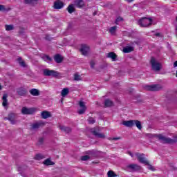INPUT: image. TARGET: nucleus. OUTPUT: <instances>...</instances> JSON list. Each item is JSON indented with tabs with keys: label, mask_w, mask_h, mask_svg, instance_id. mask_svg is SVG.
I'll list each match as a JSON object with an SVG mask.
<instances>
[{
	"label": "nucleus",
	"mask_w": 177,
	"mask_h": 177,
	"mask_svg": "<svg viewBox=\"0 0 177 177\" xmlns=\"http://www.w3.org/2000/svg\"><path fill=\"white\" fill-rule=\"evenodd\" d=\"M158 140H160V143H163V145L169 144L174 145V143H177V136H175L174 139L167 138L162 134H158L156 136Z\"/></svg>",
	"instance_id": "nucleus-1"
},
{
	"label": "nucleus",
	"mask_w": 177,
	"mask_h": 177,
	"mask_svg": "<svg viewBox=\"0 0 177 177\" xmlns=\"http://www.w3.org/2000/svg\"><path fill=\"white\" fill-rule=\"evenodd\" d=\"M153 23V19L151 18L142 17L138 21V26L140 27H150Z\"/></svg>",
	"instance_id": "nucleus-2"
},
{
	"label": "nucleus",
	"mask_w": 177,
	"mask_h": 177,
	"mask_svg": "<svg viewBox=\"0 0 177 177\" xmlns=\"http://www.w3.org/2000/svg\"><path fill=\"white\" fill-rule=\"evenodd\" d=\"M43 75L45 77H59L60 73L55 70H50L48 68L43 69Z\"/></svg>",
	"instance_id": "nucleus-3"
},
{
	"label": "nucleus",
	"mask_w": 177,
	"mask_h": 177,
	"mask_svg": "<svg viewBox=\"0 0 177 177\" xmlns=\"http://www.w3.org/2000/svg\"><path fill=\"white\" fill-rule=\"evenodd\" d=\"M150 63L151 68L153 70V71H160V70H161V64L156 60V58L151 57Z\"/></svg>",
	"instance_id": "nucleus-4"
},
{
	"label": "nucleus",
	"mask_w": 177,
	"mask_h": 177,
	"mask_svg": "<svg viewBox=\"0 0 177 177\" xmlns=\"http://www.w3.org/2000/svg\"><path fill=\"white\" fill-rule=\"evenodd\" d=\"M136 156L139 161V162H141V164H145V165H149V161L145 158V154L140 153H136Z\"/></svg>",
	"instance_id": "nucleus-5"
},
{
	"label": "nucleus",
	"mask_w": 177,
	"mask_h": 177,
	"mask_svg": "<svg viewBox=\"0 0 177 177\" xmlns=\"http://www.w3.org/2000/svg\"><path fill=\"white\" fill-rule=\"evenodd\" d=\"M17 117V115L15 113H11L8 114V117L4 118V120H8L10 122L12 125H15L17 121L16 120V118Z\"/></svg>",
	"instance_id": "nucleus-6"
},
{
	"label": "nucleus",
	"mask_w": 177,
	"mask_h": 177,
	"mask_svg": "<svg viewBox=\"0 0 177 177\" xmlns=\"http://www.w3.org/2000/svg\"><path fill=\"white\" fill-rule=\"evenodd\" d=\"M21 113L24 114V115H31L35 113V108L23 107Z\"/></svg>",
	"instance_id": "nucleus-7"
},
{
	"label": "nucleus",
	"mask_w": 177,
	"mask_h": 177,
	"mask_svg": "<svg viewBox=\"0 0 177 177\" xmlns=\"http://www.w3.org/2000/svg\"><path fill=\"white\" fill-rule=\"evenodd\" d=\"M91 133H93V135H94V136H95V138H99L100 139H104V138H106V136H104V133H100L97 131V128L92 129Z\"/></svg>",
	"instance_id": "nucleus-8"
},
{
	"label": "nucleus",
	"mask_w": 177,
	"mask_h": 177,
	"mask_svg": "<svg viewBox=\"0 0 177 177\" xmlns=\"http://www.w3.org/2000/svg\"><path fill=\"white\" fill-rule=\"evenodd\" d=\"M80 51L83 56H86L89 53V46L86 44H82Z\"/></svg>",
	"instance_id": "nucleus-9"
},
{
	"label": "nucleus",
	"mask_w": 177,
	"mask_h": 177,
	"mask_svg": "<svg viewBox=\"0 0 177 177\" xmlns=\"http://www.w3.org/2000/svg\"><path fill=\"white\" fill-rule=\"evenodd\" d=\"M140 166L136 164H131L127 166V169L130 172H136V171H140Z\"/></svg>",
	"instance_id": "nucleus-10"
},
{
	"label": "nucleus",
	"mask_w": 177,
	"mask_h": 177,
	"mask_svg": "<svg viewBox=\"0 0 177 177\" xmlns=\"http://www.w3.org/2000/svg\"><path fill=\"white\" fill-rule=\"evenodd\" d=\"M162 88V87L160 84H153V85L147 86V89L148 91H151L152 92L161 91Z\"/></svg>",
	"instance_id": "nucleus-11"
},
{
	"label": "nucleus",
	"mask_w": 177,
	"mask_h": 177,
	"mask_svg": "<svg viewBox=\"0 0 177 177\" xmlns=\"http://www.w3.org/2000/svg\"><path fill=\"white\" fill-rule=\"evenodd\" d=\"M79 106L81 107V109H79L77 111L78 114L82 115L85 113V111H86V106H85V103L82 101L79 102Z\"/></svg>",
	"instance_id": "nucleus-12"
},
{
	"label": "nucleus",
	"mask_w": 177,
	"mask_h": 177,
	"mask_svg": "<svg viewBox=\"0 0 177 177\" xmlns=\"http://www.w3.org/2000/svg\"><path fill=\"white\" fill-rule=\"evenodd\" d=\"M134 122L135 120H123L122 124L127 127V128H132V127H134Z\"/></svg>",
	"instance_id": "nucleus-13"
},
{
	"label": "nucleus",
	"mask_w": 177,
	"mask_h": 177,
	"mask_svg": "<svg viewBox=\"0 0 177 177\" xmlns=\"http://www.w3.org/2000/svg\"><path fill=\"white\" fill-rule=\"evenodd\" d=\"M64 6V3L60 0H57L54 2V6H53L54 9H57V10L62 9Z\"/></svg>",
	"instance_id": "nucleus-14"
},
{
	"label": "nucleus",
	"mask_w": 177,
	"mask_h": 177,
	"mask_svg": "<svg viewBox=\"0 0 177 177\" xmlns=\"http://www.w3.org/2000/svg\"><path fill=\"white\" fill-rule=\"evenodd\" d=\"M17 93L19 96H25V95L27 93V90L24 87H20L17 88Z\"/></svg>",
	"instance_id": "nucleus-15"
},
{
	"label": "nucleus",
	"mask_w": 177,
	"mask_h": 177,
	"mask_svg": "<svg viewBox=\"0 0 177 177\" xmlns=\"http://www.w3.org/2000/svg\"><path fill=\"white\" fill-rule=\"evenodd\" d=\"M41 118L44 120H46L47 118H50V117H52V115H50V112L48 111H43L41 113Z\"/></svg>",
	"instance_id": "nucleus-16"
},
{
	"label": "nucleus",
	"mask_w": 177,
	"mask_h": 177,
	"mask_svg": "<svg viewBox=\"0 0 177 177\" xmlns=\"http://www.w3.org/2000/svg\"><path fill=\"white\" fill-rule=\"evenodd\" d=\"M106 57L111 59L113 62H115V60H117V55L114 52L109 53L106 55Z\"/></svg>",
	"instance_id": "nucleus-17"
},
{
	"label": "nucleus",
	"mask_w": 177,
	"mask_h": 177,
	"mask_svg": "<svg viewBox=\"0 0 177 177\" xmlns=\"http://www.w3.org/2000/svg\"><path fill=\"white\" fill-rule=\"evenodd\" d=\"M135 50V48L133 46H126L123 48L124 53H131V52H133Z\"/></svg>",
	"instance_id": "nucleus-18"
},
{
	"label": "nucleus",
	"mask_w": 177,
	"mask_h": 177,
	"mask_svg": "<svg viewBox=\"0 0 177 177\" xmlns=\"http://www.w3.org/2000/svg\"><path fill=\"white\" fill-rule=\"evenodd\" d=\"M41 127H44V123L37 122L32 124V129H38L39 128H41Z\"/></svg>",
	"instance_id": "nucleus-19"
},
{
	"label": "nucleus",
	"mask_w": 177,
	"mask_h": 177,
	"mask_svg": "<svg viewBox=\"0 0 177 177\" xmlns=\"http://www.w3.org/2000/svg\"><path fill=\"white\" fill-rule=\"evenodd\" d=\"M54 60L56 63H62L63 62V57L60 54H57L54 56Z\"/></svg>",
	"instance_id": "nucleus-20"
},
{
	"label": "nucleus",
	"mask_w": 177,
	"mask_h": 177,
	"mask_svg": "<svg viewBox=\"0 0 177 177\" xmlns=\"http://www.w3.org/2000/svg\"><path fill=\"white\" fill-rule=\"evenodd\" d=\"M2 100V106L3 107H6V106H8V94H3Z\"/></svg>",
	"instance_id": "nucleus-21"
},
{
	"label": "nucleus",
	"mask_w": 177,
	"mask_h": 177,
	"mask_svg": "<svg viewBox=\"0 0 177 177\" xmlns=\"http://www.w3.org/2000/svg\"><path fill=\"white\" fill-rule=\"evenodd\" d=\"M59 129L66 133H70V132H71V129L70 127H66L65 126H59Z\"/></svg>",
	"instance_id": "nucleus-22"
},
{
	"label": "nucleus",
	"mask_w": 177,
	"mask_h": 177,
	"mask_svg": "<svg viewBox=\"0 0 177 177\" xmlns=\"http://www.w3.org/2000/svg\"><path fill=\"white\" fill-rule=\"evenodd\" d=\"M84 3L82 0H75V6H77V8H82L84 6Z\"/></svg>",
	"instance_id": "nucleus-23"
},
{
	"label": "nucleus",
	"mask_w": 177,
	"mask_h": 177,
	"mask_svg": "<svg viewBox=\"0 0 177 177\" xmlns=\"http://www.w3.org/2000/svg\"><path fill=\"white\" fill-rule=\"evenodd\" d=\"M30 95H32V96H39V91H38V89L36 88H32L30 91Z\"/></svg>",
	"instance_id": "nucleus-24"
},
{
	"label": "nucleus",
	"mask_w": 177,
	"mask_h": 177,
	"mask_svg": "<svg viewBox=\"0 0 177 177\" xmlns=\"http://www.w3.org/2000/svg\"><path fill=\"white\" fill-rule=\"evenodd\" d=\"M45 155H42L41 153H37L35 155V160H37L38 161L41 160H44V158H45Z\"/></svg>",
	"instance_id": "nucleus-25"
},
{
	"label": "nucleus",
	"mask_w": 177,
	"mask_h": 177,
	"mask_svg": "<svg viewBox=\"0 0 177 177\" xmlns=\"http://www.w3.org/2000/svg\"><path fill=\"white\" fill-rule=\"evenodd\" d=\"M43 164H44V165H55V162H52V160H50V158L45 160L43 162Z\"/></svg>",
	"instance_id": "nucleus-26"
},
{
	"label": "nucleus",
	"mask_w": 177,
	"mask_h": 177,
	"mask_svg": "<svg viewBox=\"0 0 177 177\" xmlns=\"http://www.w3.org/2000/svg\"><path fill=\"white\" fill-rule=\"evenodd\" d=\"M67 10L68 12V13H74L75 9L74 8V5L73 4H70L68 8H67Z\"/></svg>",
	"instance_id": "nucleus-27"
},
{
	"label": "nucleus",
	"mask_w": 177,
	"mask_h": 177,
	"mask_svg": "<svg viewBox=\"0 0 177 177\" xmlns=\"http://www.w3.org/2000/svg\"><path fill=\"white\" fill-rule=\"evenodd\" d=\"M115 31H117V26H112L109 28V32L111 35H115Z\"/></svg>",
	"instance_id": "nucleus-28"
},
{
	"label": "nucleus",
	"mask_w": 177,
	"mask_h": 177,
	"mask_svg": "<svg viewBox=\"0 0 177 177\" xmlns=\"http://www.w3.org/2000/svg\"><path fill=\"white\" fill-rule=\"evenodd\" d=\"M69 90L68 88H64L61 92V95L64 97L68 95Z\"/></svg>",
	"instance_id": "nucleus-29"
},
{
	"label": "nucleus",
	"mask_w": 177,
	"mask_h": 177,
	"mask_svg": "<svg viewBox=\"0 0 177 177\" xmlns=\"http://www.w3.org/2000/svg\"><path fill=\"white\" fill-rule=\"evenodd\" d=\"M104 106H105V107H111V106H113L112 101L110 100H106L104 101Z\"/></svg>",
	"instance_id": "nucleus-30"
},
{
	"label": "nucleus",
	"mask_w": 177,
	"mask_h": 177,
	"mask_svg": "<svg viewBox=\"0 0 177 177\" xmlns=\"http://www.w3.org/2000/svg\"><path fill=\"white\" fill-rule=\"evenodd\" d=\"M41 59L44 60V62H52V58H50V57L46 55H42Z\"/></svg>",
	"instance_id": "nucleus-31"
},
{
	"label": "nucleus",
	"mask_w": 177,
	"mask_h": 177,
	"mask_svg": "<svg viewBox=\"0 0 177 177\" xmlns=\"http://www.w3.org/2000/svg\"><path fill=\"white\" fill-rule=\"evenodd\" d=\"M134 125L138 128V129H142V123L139 120H134Z\"/></svg>",
	"instance_id": "nucleus-32"
},
{
	"label": "nucleus",
	"mask_w": 177,
	"mask_h": 177,
	"mask_svg": "<svg viewBox=\"0 0 177 177\" xmlns=\"http://www.w3.org/2000/svg\"><path fill=\"white\" fill-rule=\"evenodd\" d=\"M107 176L108 177H117V174H115V173L111 170L108 171Z\"/></svg>",
	"instance_id": "nucleus-33"
},
{
	"label": "nucleus",
	"mask_w": 177,
	"mask_h": 177,
	"mask_svg": "<svg viewBox=\"0 0 177 177\" xmlns=\"http://www.w3.org/2000/svg\"><path fill=\"white\" fill-rule=\"evenodd\" d=\"M5 28L6 31H10L12 30H14L15 27L13 26V25H6Z\"/></svg>",
	"instance_id": "nucleus-34"
},
{
	"label": "nucleus",
	"mask_w": 177,
	"mask_h": 177,
	"mask_svg": "<svg viewBox=\"0 0 177 177\" xmlns=\"http://www.w3.org/2000/svg\"><path fill=\"white\" fill-rule=\"evenodd\" d=\"M82 80V78H81V75H78V73L74 75L75 81H81Z\"/></svg>",
	"instance_id": "nucleus-35"
},
{
	"label": "nucleus",
	"mask_w": 177,
	"mask_h": 177,
	"mask_svg": "<svg viewBox=\"0 0 177 177\" xmlns=\"http://www.w3.org/2000/svg\"><path fill=\"white\" fill-rule=\"evenodd\" d=\"M81 160L82 161H87V160H89V156L86 155V156H82Z\"/></svg>",
	"instance_id": "nucleus-36"
},
{
	"label": "nucleus",
	"mask_w": 177,
	"mask_h": 177,
	"mask_svg": "<svg viewBox=\"0 0 177 177\" xmlns=\"http://www.w3.org/2000/svg\"><path fill=\"white\" fill-rule=\"evenodd\" d=\"M88 122L90 124H95V119H93V118H89L88 119Z\"/></svg>",
	"instance_id": "nucleus-37"
},
{
	"label": "nucleus",
	"mask_w": 177,
	"mask_h": 177,
	"mask_svg": "<svg viewBox=\"0 0 177 177\" xmlns=\"http://www.w3.org/2000/svg\"><path fill=\"white\" fill-rule=\"evenodd\" d=\"M122 20H123L122 17H118V18L116 19L115 23V24H118V21H122Z\"/></svg>",
	"instance_id": "nucleus-38"
},
{
	"label": "nucleus",
	"mask_w": 177,
	"mask_h": 177,
	"mask_svg": "<svg viewBox=\"0 0 177 177\" xmlns=\"http://www.w3.org/2000/svg\"><path fill=\"white\" fill-rule=\"evenodd\" d=\"M32 1H34V0H24V2H25V3H26V5L32 3Z\"/></svg>",
	"instance_id": "nucleus-39"
},
{
	"label": "nucleus",
	"mask_w": 177,
	"mask_h": 177,
	"mask_svg": "<svg viewBox=\"0 0 177 177\" xmlns=\"http://www.w3.org/2000/svg\"><path fill=\"white\" fill-rule=\"evenodd\" d=\"M19 64L21 67H26V62H24V61L19 62Z\"/></svg>",
	"instance_id": "nucleus-40"
},
{
	"label": "nucleus",
	"mask_w": 177,
	"mask_h": 177,
	"mask_svg": "<svg viewBox=\"0 0 177 177\" xmlns=\"http://www.w3.org/2000/svg\"><path fill=\"white\" fill-rule=\"evenodd\" d=\"M95 61H91L90 65L91 68H95Z\"/></svg>",
	"instance_id": "nucleus-41"
},
{
	"label": "nucleus",
	"mask_w": 177,
	"mask_h": 177,
	"mask_svg": "<svg viewBox=\"0 0 177 177\" xmlns=\"http://www.w3.org/2000/svg\"><path fill=\"white\" fill-rule=\"evenodd\" d=\"M120 139H121V138H120V137L113 138H109V140H120Z\"/></svg>",
	"instance_id": "nucleus-42"
},
{
	"label": "nucleus",
	"mask_w": 177,
	"mask_h": 177,
	"mask_svg": "<svg viewBox=\"0 0 177 177\" xmlns=\"http://www.w3.org/2000/svg\"><path fill=\"white\" fill-rule=\"evenodd\" d=\"M146 136H147V138H153L154 135H153V134H151V133H147V134L146 135Z\"/></svg>",
	"instance_id": "nucleus-43"
},
{
	"label": "nucleus",
	"mask_w": 177,
	"mask_h": 177,
	"mask_svg": "<svg viewBox=\"0 0 177 177\" xmlns=\"http://www.w3.org/2000/svg\"><path fill=\"white\" fill-rule=\"evenodd\" d=\"M39 145H42V143H44V138H39Z\"/></svg>",
	"instance_id": "nucleus-44"
},
{
	"label": "nucleus",
	"mask_w": 177,
	"mask_h": 177,
	"mask_svg": "<svg viewBox=\"0 0 177 177\" xmlns=\"http://www.w3.org/2000/svg\"><path fill=\"white\" fill-rule=\"evenodd\" d=\"M5 10V6L3 5H0V10Z\"/></svg>",
	"instance_id": "nucleus-45"
},
{
	"label": "nucleus",
	"mask_w": 177,
	"mask_h": 177,
	"mask_svg": "<svg viewBox=\"0 0 177 177\" xmlns=\"http://www.w3.org/2000/svg\"><path fill=\"white\" fill-rule=\"evenodd\" d=\"M128 154H129V156H131V157H133V153H132V152L129 151V152H128Z\"/></svg>",
	"instance_id": "nucleus-46"
},
{
	"label": "nucleus",
	"mask_w": 177,
	"mask_h": 177,
	"mask_svg": "<svg viewBox=\"0 0 177 177\" xmlns=\"http://www.w3.org/2000/svg\"><path fill=\"white\" fill-rule=\"evenodd\" d=\"M149 169H151V171H153V166L149 165Z\"/></svg>",
	"instance_id": "nucleus-47"
},
{
	"label": "nucleus",
	"mask_w": 177,
	"mask_h": 177,
	"mask_svg": "<svg viewBox=\"0 0 177 177\" xmlns=\"http://www.w3.org/2000/svg\"><path fill=\"white\" fill-rule=\"evenodd\" d=\"M174 67H177V61H176L174 64Z\"/></svg>",
	"instance_id": "nucleus-48"
},
{
	"label": "nucleus",
	"mask_w": 177,
	"mask_h": 177,
	"mask_svg": "<svg viewBox=\"0 0 177 177\" xmlns=\"http://www.w3.org/2000/svg\"><path fill=\"white\" fill-rule=\"evenodd\" d=\"M155 35H156V37H160V35H161V34H160V33H156Z\"/></svg>",
	"instance_id": "nucleus-49"
},
{
	"label": "nucleus",
	"mask_w": 177,
	"mask_h": 177,
	"mask_svg": "<svg viewBox=\"0 0 177 177\" xmlns=\"http://www.w3.org/2000/svg\"><path fill=\"white\" fill-rule=\"evenodd\" d=\"M17 60H18V62H21V57H19L18 59H17Z\"/></svg>",
	"instance_id": "nucleus-50"
},
{
	"label": "nucleus",
	"mask_w": 177,
	"mask_h": 177,
	"mask_svg": "<svg viewBox=\"0 0 177 177\" xmlns=\"http://www.w3.org/2000/svg\"><path fill=\"white\" fill-rule=\"evenodd\" d=\"M127 1L131 3V2H133V0H127Z\"/></svg>",
	"instance_id": "nucleus-51"
},
{
	"label": "nucleus",
	"mask_w": 177,
	"mask_h": 177,
	"mask_svg": "<svg viewBox=\"0 0 177 177\" xmlns=\"http://www.w3.org/2000/svg\"><path fill=\"white\" fill-rule=\"evenodd\" d=\"M0 91H2V85L0 84Z\"/></svg>",
	"instance_id": "nucleus-52"
},
{
	"label": "nucleus",
	"mask_w": 177,
	"mask_h": 177,
	"mask_svg": "<svg viewBox=\"0 0 177 177\" xmlns=\"http://www.w3.org/2000/svg\"><path fill=\"white\" fill-rule=\"evenodd\" d=\"M37 1H38V0H33V1H35V2H37Z\"/></svg>",
	"instance_id": "nucleus-53"
}]
</instances>
